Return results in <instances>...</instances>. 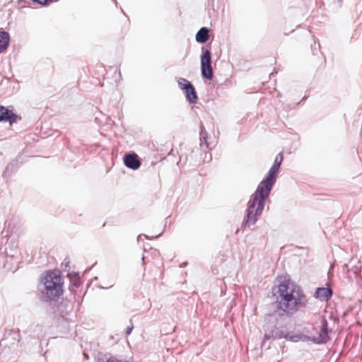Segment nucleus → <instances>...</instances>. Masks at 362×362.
Returning <instances> with one entry per match:
<instances>
[{"instance_id": "f257e3e1", "label": "nucleus", "mask_w": 362, "mask_h": 362, "mask_svg": "<svg viewBox=\"0 0 362 362\" xmlns=\"http://www.w3.org/2000/svg\"><path fill=\"white\" fill-rule=\"evenodd\" d=\"M274 300L270 306L279 316L292 315L307 303L306 296L302 288L287 276H279L277 283L272 290Z\"/></svg>"}, {"instance_id": "f03ea898", "label": "nucleus", "mask_w": 362, "mask_h": 362, "mask_svg": "<svg viewBox=\"0 0 362 362\" xmlns=\"http://www.w3.org/2000/svg\"><path fill=\"white\" fill-rule=\"evenodd\" d=\"M279 170L276 167L272 165L266 178L259 184L252 199L249 202L246 224H255L257 216L262 214L264 207L265 199L268 197L276 182Z\"/></svg>"}, {"instance_id": "7ed1b4c3", "label": "nucleus", "mask_w": 362, "mask_h": 362, "mask_svg": "<svg viewBox=\"0 0 362 362\" xmlns=\"http://www.w3.org/2000/svg\"><path fill=\"white\" fill-rule=\"evenodd\" d=\"M40 282L43 286L42 295L44 300H54L64 293V281L59 271L48 270L41 276Z\"/></svg>"}, {"instance_id": "20e7f679", "label": "nucleus", "mask_w": 362, "mask_h": 362, "mask_svg": "<svg viewBox=\"0 0 362 362\" xmlns=\"http://www.w3.org/2000/svg\"><path fill=\"white\" fill-rule=\"evenodd\" d=\"M313 340L317 343H325L329 340L327 321L325 317H318L316 320L312 333Z\"/></svg>"}, {"instance_id": "39448f33", "label": "nucleus", "mask_w": 362, "mask_h": 362, "mask_svg": "<svg viewBox=\"0 0 362 362\" xmlns=\"http://www.w3.org/2000/svg\"><path fill=\"white\" fill-rule=\"evenodd\" d=\"M18 116L13 113L11 110L0 105V122H8L10 124L17 122Z\"/></svg>"}, {"instance_id": "423d86ee", "label": "nucleus", "mask_w": 362, "mask_h": 362, "mask_svg": "<svg viewBox=\"0 0 362 362\" xmlns=\"http://www.w3.org/2000/svg\"><path fill=\"white\" fill-rule=\"evenodd\" d=\"M124 163L127 168L132 170H137L141 165L139 156L136 153L126 155L124 157Z\"/></svg>"}, {"instance_id": "0eeeda50", "label": "nucleus", "mask_w": 362, "mask_h": 362, "mask_svg": "<svg viewBox=\"0 0 362 362\" xmlns=\"http://www.w3.org/2000/svg\"><path fill=\"white\" fill-rule=\"evenodd\" d=\"M160 253L158 250L156 248H150L148 250L145 251V255L142 257L143 264L151 262L152 259H159Z\"/></svg>"}, {"instance_id": "6e6552de", "label": "nucleus", "mask_w": 362, "mask_h": 362, "mask_svg": "<svg viewBox=\"0 0 362 362\" xmlns=\"http://www.w3.org/2000/svg\"><path fill=\"white\" fill-rule=\"evenodd\" d=\"M332 290L329 288H318L315 296L321 300H327L332 296Z\"/></svg>"}, {"instance_id": "1a4fd4ad", "label": "nucleus", "mask_w": 362, "mask_h": 362, "mask_svg": "<svg viewBox=\"0 0 362 362\" xmlns=\"http://www.w3.org/2000/svg\"><path fill=\"white\" fill-rule=\"evenodd\" d=\"M9 41V34L5 31H0V53H2L7 49Z\"/></svg>"}, {"instance_id": "9d476101", "label": "nucleus", "mask_w": 362, "mask_h": 362, "mask_svg": "<svg viewBox=\"0 0 362 362\" xmlns=\"http://www.w3.org/2000/svg\"><path fill=\"white\" fill-rule=\"evenodd\" d=\"M185 90L188 101L191 103H195L197 100V95L192 84L189 86Z\"/></svg>"}, {"instance_id": "9b49d317", "label": "nucleus", "mask_w": 362, "mask_h": 362, "mask_svg": "<svg viewBox=\"0 0 362 362\" xmlns=\"http://www.w3.org/2000/svg\"><path fill=\"white\" fill-rule=\"evenodd\" d=\"M209 30L202 28L196 35V40L200 43H204L209 40Z\"/></svg>"}, {"instance_id": "f8f14e48", "label": "nucleus", "mask_w": 362, "mask_h": 362, "mask_svg": "<svg viewBox=\"0 0 362 362\" xmlns=\"http://www.w3.org/2000/svg\"><path fill=\"white\" fill-rule=\"evenodd\" d=\"M202 74L204 78L211 80L213 78V69L211 65L202 66Z\"/></svg>"}, {"instance_id": "ddd939ff", "label": "nucleus", "mask_w": 362, "mask_h": 362, "mask_svg": "<svg viewBox=\"0 0 362 362\" xmlns=\"http://www.w3.org/2000/svg\"><path fill=\"white\" fill-rule=\"evenodd\" d=\"M211 52L209 50L206 49L201 57V65H211Z\"/></svg>"}, {"instance_id": "4468645a", "label": "nucleus", "mask_w": 362, "mask_h": 362, "mask_svg": "<svg viewBox=\"0 0 362 362\" xmlns=\"http://www.w3.org/2000/svg\"><path fill=\"white\" fill-rule=\"evenodd\" d=\"M177 83H178L179 86L182 90L187 89V88L189 86L192 85V83L189 81H187V79H185L184 78H179L177 80Z\"/></svg>"}, {"instance_id": "2eb2a0df", "label": "nucleus", "mask_w": 362, "mask_h": 362, "mask_svg": "<svg viewBox=\"0 0 362 362\" xmlns=\"http://www.w3.org/2000/svg\"><path fill=\"white\" fill-rule=\"evenodd\" d=\"M274 338V330H270L267 332L264 335L263 342H265L267 340Z\"/></svg>"}, {"instance_id": "dca6fc26", "label": "nucleus", "mask_w": 362, "mask_h": 362, "mask_svg": "<svg viewBox=\"0 0 362 362\" xmlns=\"http://www.w3.org/2000/svg\"><path fill=\"white\" fill-rule=\"evenodd\" d=\"M283 159H284V156H283V153H279L276 158H275V163H282L283 161Z\"/></svg>"}, {"instance_id": "f3484780", "label": "nucleus", "mask_w": 362, "mask_h": 362, "mask_svg": "<svg viewBox=\"0 0 362 362\" xmlns=\"http://www.w3.org/2000/svg\"><path fill=\"white\" fill-rule=\"evenodd\" d=\"M130 325L129 327H127V330H126V334L127 335H129L132 331V329H134V325H133V322L132 320H130Z\"/></svg>"}, {"instance_id": "a211bd4d", "label": "nucleus", "mask_w": 362, "mask_h": 362, "mask_svg": "<svg viewBox=\"0 0 362 362\" xmlns=\"http://www.w3.org/2000/svg\"><path fill=\"white\" fill-rule=\"evenodd\" d=\"M34 2L37 1L41 5H45L47 3H49V0H33Z\"/></svg>"}, {"instance_id": "6ab92c4d", "label": "nucleus", "mask_w": 362, "mask_h": 362, "mask_svg": "<svg viewBox=\"0 0 362 362\" xmlns=\"http://www.w3.org/2000/svg\"><path fill=\"white\" fill-rule=\"evenodd\" d=\"M280 165H281V163H275V162L273 164V166L276 167L278 169H279Z\"/></svg>"}, {"instance_id": "aec40b11", "label": "nucleus", "mask_w": 362, "mask_h": 362, "mask_svg": "<svg viewBox=\"0 0 362 362\" xmlns=\"http://www.w3.org/2000/svg\"><path fill=\"white\" fill-rule=\"evenodd\" d=\"M280 165H281V163H275V162L273 164V166L276 167L278 169H279Z\"/></svg>"}]
</instances>
